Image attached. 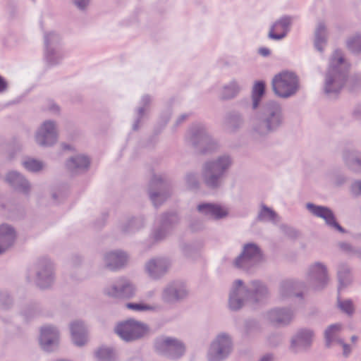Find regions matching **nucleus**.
Instances as JSON below:
<instances>
[{
    "instance_id": "nucleus-38",
    "label": "nucleus",
    "mask_w": 361,
    "mask_h": 361,
    "mask_svg": "<svg viewBox=\"0 0 361 361\" xmlns=\"http://www.w3.org/2000/svg\"><path fill=\"white\" fill-rule=\"evenodd\" d=\"M150 198L152 201L153 202L155 206H157L161 201H163L165 200V196L163 194L160 193H150Z\"/></svg>"
},
{
    "instance_id": "nucleus-2",
    "label": "nucleus",
    "mask_w": 361,
    "mask_h": 361,
    "mask_svg": "<svg viewBox=\"0 0 361 361\" xmlns=\"http://www.w3.org/2000/svg\"><path fill=\"white\" fill-rule=\"evenodd\" d=\"M267 293L265 286L259 282H252V293H250L243 286L242 281L237 280L233 284L230 295L229 307L233 310H237L244 305L245 301L248 298L252 302H255L265 296Z\"/></svg>"
},
{
    "instance_id": "nucleus-42",
    "label": "nucleus",
    "mask_w": 361,
    "mask_h": 361,
    "mask_svg": "<svg viewBox=\"0 0 361 361\" xmlns=\"http://www.w3.org/2000/svg\"><path fill=\"white\" fill-rule=\"evenodd\" d=\"M7 82L6 81L0 76V93L4 92L7 89Z\"/></svg>"
},
{
    "instance_id": "nucleus-7",
    "label": "nucleus",
    "mask_w": 361,
    "mask_h": 361,
    "mask_svg": "<svg viewBox=\"0 0 361 361\" xmlns=\"http://www.w3.org/2000/svg\"><path fill=\"white\" fill-rule=\"evenodd\" d=\"M262 259V254L259 247L252 243L245 245L243 253L235 259V266L240 268L247 269Z\"/></svg>"
},
{
    "instance_id": "nucleus-9",
    "label": "nucleus",
    "mask_w": 361,
    "mask_h": 361,
    "mask_svg": "<svg viewBox=\"0 0 361 361\" xmlns=\"http://www.w3.org/2000/svg\"><path fill=\"white\" fill-rule=\"evenodd\" d=\"M109 295L113 297L131 298L136 294L135 286L128 279H121L116 284L112 285L106 290Z\"/></svg>"
},
{
    "instance_id": "nucleus-36",
    "label": "nucleus",
    "mask_w": 361,
    "mask_h": 361,
    "mask_svg": "<svg viewBox=\"0 0 361 361\" xmlns=\"http://www.w3.org/2000/svg\"><path fill=\"white\" fill-rule=\"evenodd\" d=\"M57 340H41L40 345L45 351L53 350L58 345Z\"/></svg>"
},
{
    "instance_id": "nucleus-10",
    "label": "nucleus",
    "mask_w": 361,
    "mask_h": 361,
    "mask_svg": "<svg viewBox=\"0 0 361 361\" xmlns=\"http://www.w3.org/2000/svg\"><path fill=\"white\" fill-rule=\"evenodd\" d=\"M307 208L315 216L322 218L326 224L341 232H343L342 227L335 221L334 213L327 207L316 206L313 204H307Z\"/></svg>"
},
{
    "instance_id": "nucleus-5",
    "label": "nucleus",
    "mask_w": 361,
    "mask_h": 361,
    "mask_svg": "<svg viewBox=\"0 0 361 361\" xmlns=\"http://www.w3.org/2000/svg\"><path fill=\"white\" fill-rule=\"evenodd\" d=\"M231 159L228 156H222L216 161L207 163L203 171L205 183L209 187L217 186L221 177L231 166Z\"/></svg>"
},
{
    "instance_id": "nucleus-32",
    "label": "nucleus",
    "mask_w": 361,
    "mask_h": 361,
    "mask_svg": "<svg viewBox=\"0 0 361 361\" xmlns=\"http://www.w3.org/2000/svg\"><path fill=\"white\" fill-rule=\"evenodd\" d=\"M342 326L341 324H335L330 325L324 331L326 338H332L333 337L338 336L341 331Z\"/></svg>"
},
{
    "instance_id": "nucleus-15",
    "label": "nucleus",
    "mask_w": 361,
    "mask_h": 361,
    "mask_svg": "<svg viewBox=\"0 0 361 361\" xmlns=\"http://www.w3.org/2000/svg\"><path fill=\"white\" fill-rule=\"evenodd\" d=\"M15 238L16 234L11 227L5 224L0 226V254L11 246Z\"/></svg>"
},
{
    "instance_id": "nucleus-34",
    "label": "nucleus",
    "mask_w": 361,
    "mask_h": 361,
    "mask_svg": "<svg viewBox=\"0 0 361 361\" xmlns=\"http://www.w3.org/2000/svg\"><path fill=\"white\" fill-rule=\"evenodd\" d=\"M42 336L44 338H54L58 336L57 330L53 326H45L41 329Z\"/></svg>"
},
{
    "instance_id": "nucleus-12",
    "label": "nucleus",
    "mask_w": 361,
    "mask_h": 361,
    "mask_svg": "<svg viewBox=\"0 0 361 361\" xmlns=\"http://www.w3.org/2000/svg\"><path fill=\"white\" fill-rule=\"evenodd\" d=\"M169 266V264L165 259H152L146 264L145 269L150 277L157 279L166 271Z\"/></svg>"
},
{
    "instance_id": "nucleus-55",
    "label": "nucleus",
    "mask_w": 361,
    "mask_h": 361,
    "mask_svg": "<svg viewBox=\"0 0 361 361\" xmlns=\"http://www.w3.org/2000/svg\"><path fill=\"white\" fill-rule=\"evenodd\" d=\"M47 58L48 59V60L51 61L50 56L49 55L47 56Z\"/></svg>"
},
{
    "instance_id": "nucleus-3",
    "label": "nucleus",
    "mask_w": 361,
    "mask_h": 361,
    "mask_svg": "<svg viewBox=\"0 0 361 361\" xmlns=\"http://www.w3.org/2000/svg\"><path fill=\"white\" fill-rule=\"evenodd\" d=\"M281 109L276 103L264 106L262 113L252 120L253 128L260 135H264L275 130L282 123Z\"/></svg>"
},
{
    "instance_id": "nucleus-31",
    "label": "nucleus",
    "mask_w": 361,
    "mask_h": 361,
    "mask_svg": "<svg viewBox=\"0 0 361 361\" xmlns=\"http://www.w3.org/2000/svg\"><path fill=\"white\" fill-rule=\"evenodd\" d=\"M259 219L262 220H269V221H275L277 217L276 214L271 210V209L263 207L259 214Z\"/></svg>"
},
{
    "instance_id": "nucleus-35",
    "label": "nucleus",
    "mask_w": 361,
    "mask_h": 361,
    "mask_svg": "<svg viewBox=\"0 0 361 361\" xmlns=\"http://www.w3.org/2000/svg\"><path fill=\"white\" fill-rule=\"evenodd\" d=\"M293 283L290 281H284L280 288V292L283 296L290 295L293 293Z\"/></svg>"
},
{
    "instance_id": "nucleus-41",
    "label": "nucleus",
    "mask_w": 361,
    "mask_h": 361,
    "mask_svg": "<svg viewBox=\"0 0 361 361\" xmlns=\"http://www.w3.org/2000/svg\"><path fill=\"white\" fill-rule=\"evenodd\" d=\"M90 0H74L75 5L80 9L84 8L89 3Z\"/></svg>"
},
{
    "instance_id": "nucleus-54",
    "label": "nucleus",
    "mask_w": 361,
    "mask_h": 361,
    "mask_svg": "<svg viewBox=\"0 0 361 361\" xmlns=\"http://www.w3.org/2000/svg\"><path fill=\"white\" fill-rule=\"evenodd\" d=\"M133 128H134L135 130L137 128V125H136V124L133 126Z\"/></svg>"
},
{
    "instance_id": "nucleus-46",
    "label": "nucleus",
    "mask_w": 361,
    "mask_h": 361,
    "mask_svg": "<svg viewBox=\"0 0 361 361\" xmlns=\"http://www.w3.org/2000/svg\"><path fill=\"white\" fill-rule=\"evenodd\" d=\"M355 161L358 168L361 170V155L357 159H356Z\"/></svg>"
},
{
    "instance_id": "nucleus-24",
    "label": "nucleus",
    "mask_w": 361,
    "mask_h": 361,
    "mask_svg": "<svg viewBox=\"0 0 361 361\" xmlns=\"http://www.w3.org/2000/svg\"><path fill=\"white\" fill-rule=\"evenodd\" d=\"M71 334L74 337H83L87 335V329L80 321H75L71 324Z\"/></svg>"
},
{
    "instance_id": "nucleus-39",
    "label": "nucleus",
    "mask_w": 361,
    "mask_h": 361,
    "mask_svg": "<svg viewBox=\"0 0 361 361\" xmlns=\"http://www.w3.org/2000/svg\"><path fill=\"white\" fill-rule=\"evenodd\" d=\"M58 40V36L54 33H50L45 36V44L47 47L49 46L50 43Z\"/></svg>"
},
{
    "instance_id": "nucleus-47",
    "label": "nucleus",
    "mask_w": 361,
    "mask_h": 361,
    "mask_svg": "<svg viewBox=\"0 0 361 361\" xmlns=\"http://www.w3.org/2000/svg\"><path fill=\"white\" fill-rule=\"evenodd\" d=\"M336 341H338V343L340 344V345H342L343 347V350H344V354L345 355H347L348 351H347V346L345 345H343L339 340H336Z\"/></svg>"
},
{
    "instance_id": "nucleus-26",
    "label": "nucleus",
    "mask_w": 361,
    "mask_h": 361,
    "mask_svg": "<svg viewBox=\"0 0 361 361\" xmlns=\"http://www.w3.org/2000/svg\"><path fill=\"white\" fill-rule=\"evenodd\" d=\"M126 308L133 310L135 312L154 311L156 310V307L154 305H152L144 302H128L126 305Z\"/></svg>"
},
{
    "instance_id": "nucleus-4",
    "label": "nucleus",
    "mask_w": 361,
    "mask_h": 361,
    "mask_svg": "<svg viewBox=\"0 0 361 361\" xmlns=\"http://www.w3.org/2000/svg\"><path fill=\"white\" fill-rule=\"evenodd\" d=\"M272 87L274 93L283 98L293 95L298 90V79L290 72H281L272 80Z\"/></svg>"
},
{
    "instance_id": "nucleus-40",
    "label": "nucleus",
    "mask_w": 361,
    "mask_h": 361,
    "mask_svg": "<svg viewBox=\"0 0 361 361\" xmlns=\"http://www.w3.org/2000/svg\"><path fill=\"white\" fill-rule=\"evenodd\" d=\"M352 191L355 195L361 194V180L356 181L353 184Z\"/></svg>"
},
{
    "instance_id": "nucleus-45",
    "label": "nucleus",
    "mask_w": 361,
    "mask_h": 361,
    "mask_svg": "<svg viewBox=\"0 0 361 361\" xmlns=\"http://www.w3.org/2000/svg\"><path fill=\"white\" fill-rule=\"evenodd\" d=\"M272 357L270 355H266L261 358L259 361H271Z\"/></svg>"
},
{
    "instance_id": "nucleus-28",
    "label": "nucleus",
    "mask_w": 361,
    "mask_h": 361,
    "mask_svg": "<svg viewBox=\"0 0 361 361\" xmlns=\"http://www.w3.org/2000/svg\"><path fill=\"white\" fill-rule=\"evenodd\" d=\"M23 165L27 171L32 172L39 171L42 169L44 166L42 162L33 159H26L23 161Z\"/></svg>"
},
{
    "instance_id": "nucleus-16",
    "label": "nucleus",
    "mask_w": 361,
    "mask_h": 361,
    "mask_svg": "<svg viewBox=\"0 0 361 361\" xmlns=\"http://www.w3.org/2000/svg\"><path fill=\"white\" fill-rule=\"evenodd\" d=\"M127 255L123 252H111L105 257L106 267L112 270L122 267L127 262Z\"/></svg>"
},
{
    "instance_id": "nucleus-11",
    "label": "nucleus",
    "mask_w": 361,
    "mask_h": 361,
    "mask_svg": "<svg viewBox=\"0 0 361 361\" xmlns=\"http://www.w3.org/2000/svg\"><path fill=\"white\" fill-rule=\"evenodd\" d=\"M308 276L317 288L323 287L328 281L326 269L321 263H315L310 267Z\"/></svg>"
},
{
    "instance_id": "nucleus-44",
    "label": "nucleus",
    "mask_w": 361,
    "mask_h": 361,
    "mask_svg": "<svg viewBox=\"0 0 361 361\" xmlns=\"http://www.w3.org/2000/svg\"><path fill=\"white\" fill-rule=\"evenodd\" d=\"M186 180L188 184L192 185L193 180H195V176L192 175H189L187 176Z\"/></svg>"
},
{
    "instance_id": "nucleus-17",
    "label": "nucleus",
    "mask_w": 361,
    "mask_h": 361,
    "mask_svg": "<svg viewBox=\"0 0 361 361\" xmlns=\"http://www.w3.org/2000/svg\"><path fill=\"white\" fill-rule=\"evenodd\" d=\"M187 295V290L183 287L170 285L163 292L162 298L167 302H172L183 298Z\"/></svg>"
},
{
    "instance_id": "nucleus-57",
    "label": "nucleus",
    "mask_w": 361,
    "mask_h": 361,
    "mask_svg": "<svg viewBox=\"0 0 361 361\" xmlns=\"http://www.w3.org/2000/svg\"><path fill=\"white\" fill-rule=\"evenodd\" d=\"M207 150H208V149H203L202 152H207Z\"/></svg>"
},
{
    "instance_id": "nucleus-21",
    "label": "nucleus",
    "mask_w": 361,
    "mask_h": 361,
    "mask_svg": "<svg viewBox=\"0 0 361 361\" xmlns=\"http://www.w3.org/2000/svg\"><path fill=\"white\" fill-rule=\"evenodd\" d=\"M53 281L52 269L50 264L45 267H41L37 273V284L42 288L49 287Z\"/></svg>"
},
{
    "instance_id": "nucleus-59",
    "label": "nucleus",
    "mask_w": 361,
    "mask_h": 361,
    "mask_svg": "<svg viewBox=\"0 0 361 361\" xmlns=\"http://www.w3.org/2000/svg\"><path fill=\"white\" fill-rule=\"evenodd\" d=\"M148 99V98H147V97H143V99H144V100H145V99Z\"/></svg>"
},
{
    "instance_id": "nucleus-49",
    "label": "nucleus",
    "mask_w": 361,
    "mask_h": 361,
    "mask_svg": "<svg viewBox=\"0 0 361 361\" xmlns=\"http://www.w3.org/2000/svg\"><path fill=\"white\" fill-rule=\"evenodd\" d=\"M297 341L296 340H294L292 343V346H295L296 344H297Z\"/></svg>"
},
{
    "instance_id": "nucleus-58",
    "label": "nucleus",
    "mask_w": 361,
    "mask_h": 361,
    "mask_svg": "<svg viewBox=\"0 0 361 361\" xmlns=\"http://www.w3.org/2000/svg\"><path fill=\"white\" fill-rule=\"evenodd\" d=\"M300 341H306L307 340H304V339H302V340H300Z\"/></svg>"
},
{
    "instance_id": "nucleus-48",
    "label": "nucleus",
    "mask_w": 361,
    "mask_h": 361,
    "mask_svg": "<svg viewBox=\"0 0 361 361\" xmlns=\"http://www.w3.org/2000/svg\"><path fill=\"white\" fill-rule=\"evenodd\" d=\"M84 344H85L84 340H76L75 345L80 346Z\"/></svg>"
},
{
    "instance_id": "nucleus-37",
    "label": "nucleus",
    "mask_w": 361,
    "mask_h": 361,
    "mask_svg": "<svg viewBox=\"0 0 361 361\" xmlns=\"http://www.w3.org/2000/svg\"><path fill=\"white\" fill-rule=\"evenodd\" d=\"M298 338H310L315 336V334L312 329L305 328L298 331Z\"/></svg>"
},
{
    "instance_id": "nucleus-13",
    "label": "nucleus",
    "mask_w": 361,
    "mask_h": 361,
    "mask_svg": "<svg viewBox=\"0 0 361 361\" xmlns=\"http://www.w3.org/2000/svg\"><path fill=\"white\" fill-rule=\"evenodd\" d=\"M198 211L212 219H221L227 216L228 212L226 207L219 204H202L198 205Z\"/></svg>"
},
{
    "instance_id": "nucleus-56",
    "label": "nucleus",
    "mask_w": 361,
    "mask_h": 361,
    "mask_svg": "<svg viewBox=\"0 0 361 361\" xmlns=\"http://www.w3.org/2000/svg\"><path fill=\"white\" fill-rule=\"evenodd\" d=\"M142 109H139V113H140V114H141V113H142Z\"/></svg>"
},
{
    "instance_id": "nucleus-14",
    "label": "nucleus",
    "mask_w": 361,
    "mask_h": 361,
    "mask_svg": "<svg viewBox=\"0 0 361 361\" xmlns=\"http://www.w3.org/2000/svg\"><path fill=\"white\" fill-rule=\"evenodd\" d=\"M290 23V18L283 17L281 18L271 27L269 33V37L273 39H281L283 38L289 30Z\"/></svg>"
},
{
    "instance_id": "nucleus-53",
    "label": "nucleus",
    "mask_w": 361,
    "mask_h": 361,
    "mask_svg": "<svg viewBox=\"0 0 361 361\" xmlns=\"http://www.w3.org/2000/svg\"><path fill=\"white\" fill-rule=\"evenodd\" d=\"M339 279H340V282H341V283L342 284V283H343V281H341V275H339Z\"/></svg>"
},
{
    "instance_id": "nucleus-20",
    "label": "nucleus",
    "mask_w": 361,
    "mask_h": 361,
    "mask_svg": "<svg viewBox=\"0 0 361 361\" xmlns=\"http://www.w3.org/2000/svg\"><path fill=\"white\" fill-rule=\"evenodd\" d=\"M293 314L289 310H273L269 312L271 322L276 324H286L293 319Z\"/></svg>"
},
{
    "instance_id": "nucleus-25",
    "label": "nucleus",
    "mask_w": 361,
    "mask_h": 361,
    "mask_svg": "<svg viewBox=\"0 0 361 361\" xmlns=\"http://www.w3.org/2000/svg\"><path fill=\"white\" fill-rule=\"evenodd\" d=\"M228 352V350H226L221 347L219 342H214L209 350V360L214 361L216 357L220 359Z\"/></svg>"
},
{
    "instance_id": "nucleus-30",
    "label": "nucleus",
    "mask_w": 361,
    "mask_h": 361,
    "mask_svg": "<svg viewBox=\"0 0 361 361\" xmlns=\"http://www.w3.org/2000/svg\"><path fill=\"white\" fill-rule=\"evenodd\" d=\"M192 139L193 140V143L196 145V139L200 140V144L202 146L204 145H211L214 146V143L210 140V139L205 135L202 130L198 131L197 133H194L192 135Z\"/></svg>"
},
{
    "instance_id": "nucleus-6",
    "label": "nucleus",
    "mask_w": 361,
    "mask_h": 361,
    "mask_svg": "<svg viewBox=\"0 0 361 361\" xmlns=\"http://www.w3.org/2000/svg\"><path fill=\"white\" fill-rule=\"evenodd\" d=\"M115 330L121 338H136L145 336L149 331L148 327L145 324L133 319L118 324Z\"/></svg>"
},
{
    "instance_id": "nucleus-29",
    "label": "nucleus",
    "mask_w": 361,
    "mask_h": 361,
    "mask_svg": "<svg viewBox=\"0 0 361 361\" xmlns=\"http://www.w3.org/2000/svg\"><path fill=\"white\" fill-rule=\"evenodd\" d=\"M348 48L353 52L361 51V36L356 35L347 42Z\"/></svg>"
},
{
    "instance_id": "nucleus-52",
    "label": "nucleus",
    "mask_w": 361,
    "mask_h": 361,
    "mask_svg": "<svg viewBox=\"0 0 361 361\" xmlns=\"http://www.w3.org/2000/svg\"><path fill=\"white\" fill-rule=\"evenodd\" d=\"M103 350H100L99 352H98V354L100 355L102 353Z\"/></svg>"
},
{
    "instance_id": "nucleus-1",
    "label": "nucleus",
    "mask_w": 361,
    "mask_h": 361,
    "mask_svg": "<svg viewBox=\"0 0 361 361\" xmlns=\"http://www.w3.org/2000/svg\"><path fill=\"white\" fill-rule=\"evenodd\" d=\"M349 66L343 54L340 51H335L330 59L325 80L324 90L326 94L337 93L341 89Z\"/></svg>"
},
{
    "instance_id": "nucleus-23",
    "label": "nucleus",
    "mask_w": 361,
    "mask_h": 361,
    "mask_svg": "<svg viewBox=\"0 0 361 361\" xmlns=\"http://www.w3.org/2000/svg\"><path fill=\"white\" fill-rule=\"evenodd\" d=\"M90 161L85 156H76L71 159L68 162V167L71 170H84L89 166Z\"/></svg>"
},
{
    "instance_id": "nucleus-50",
    "label": "nucleus",
    "mask_w": 361,
    "mask_h": 361,
    "mask_svg": "<svg viewBox=\"0 0 361 361\" xmlns=\"http://www.w3.org/2000/svg\"><path fill=\"white\" fill-rule=\"evenodd\" d=\"M219 338L224 339V338H227V337H226V336H225V335H222V336H220V338Z\"/></svg>"
},
{
    "instance_id": "nucleus-33",
    "label": "nucleus",
    "mask_w": 361,
    "mask_h": 361,
    "mask_svg": "<svg viewBox=\"0 0 361 361\" xmlns=\"http://www.w3.org/2000/svg\"><path fill=\"white\" fill-rule=\"evenodd\" d=\"M338 304L342 312L348 314H353L355 308L350 300H338Z\"/></svg>"
},
{
    "instance_id": "nucleus-19",
    "label": "nucleus",
    "mask_w": 361,
    "mask_h": 361,
    "mask_svg": "<svg viewBox=\"0 0 361 361\" xmlns=\"http://www.w3.org/2000/svg\"><path fill=\"white\" fill-rule=\"evenodd\" d=\"M6 180L16 189L23 192H27L30 189L28 182L16 171L8 173L6 176Z\"/></svg>"
},
{
    "instance_id": "nucleus-27",
    "label": "nucleus",
    "mask_w": 361,
    "mask_h": 361,
    "mask_svg": "<svg viewBox=\"0 0 361 361\" xmlns=\"http://www.w3.org/2000/svg\"><path fill=\"white\" fill-rule=\"evenodd\" d=\"M240 86L236 82H231L228 85L224 87L223 97L225 99L232 98L240 91Z\"/></svg>"
},
{
    "instance_id": "nucleus-18",
    "label": "nucleus",
    "mask_w": 361,
    "mask_h": 361,
    "mask_svg": "<svg viewBox=\"0 0 361 361\" xmlns=\"http://www.w3.org/2000/svg\"><path fill=\"white\" fill-rule=\"evenodd\" d=\"M327 42V30L324 23H318L315 32L314 44L315 48L322 51Z\"/></svg>"
},
{
    "instance_id": "nucleus-51",
    "label": "nucleus",
    "mask_w": 361,
    "mask_h": 361,
    "mask_svg": "<svg viewBox=\"0 0 361 361\" xmlns=\"http://www.w3.org/2000/svg\"><path fill=\"white\" fill-rule=\"evenodd\" d=\"M171 341H172V340H167V341H166V343H167V345H169V344L171 343Z\"/></svg>"
},
{
    "instance_id": "nucleus-43",
    "label": "nucleus",
    "mask_w": 361,
    "mask_h": 361,
    "mask_svg": "<svg viewBox=\"0 0 361 361\" xmlns=\"http://www.w3.org/2000/svg\"><path fill=\"white\" fill-rule=\"evenodd\" d=\"M259 52L262 56H268L270 53L269 50L267 48H260Z\"/></svg>"
},
{
    "instance_id": "nucleus-22",
    "label": "nucleus",
    "mask_w": 361,
    "mask_h": 361,
    "mask_svg": "<svg viewBox=\"0 0 361 361\" xmlns=\"http://www.w3.org/2000/svg\"><path fill=\"white\" fill-rule=\"evenodd\" d=\"M265 90V85L262 81L256 82L252 87V108L256 109L264 94Z\"/></svg>"
},
{
    "instance_id": "nucleus-8",
    "label": "nucleus",
    "mask_w": 361,
    "mask_h": 361,
    "mask_svg": "<svg viewBox=\"0 0 361 361\" xmlns=\"http://www.w3.org/2000/svg\"><path fill=\"white\" fill-rule=\"evenodd\" d=\"M57 135L56 124L52 121H47L39 128L35 135V140L41 146H50L56 142Z\"/></svg>"
}]
</instances>
